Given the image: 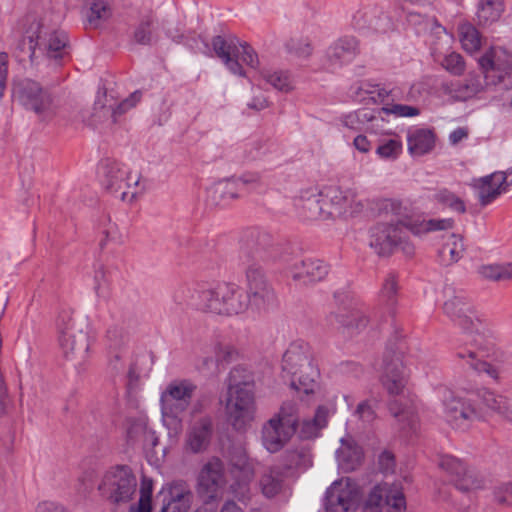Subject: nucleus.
<instances>
[{
    "label": "nucleus",
    "instance_id": "obj_1",
    "mask_svg": "<svg viewBox=\"0 0 512 512\" xmlns=\"http://www.w3.org/2000/svg\"><path fill=\"white\" fill-rule=\"evenodd\" d=\"M391 327L393 334L389 348L386 349V392L392 396L388 409L402 436L408 438L419 429V404L416 395L407 387L409 370L404 364L403 356L408 347L404 335L400 333L401 327L395 321L391 323Z\"/></svg>",
    "mask_w": 512,
    "mask_h": 512
},
{
    "label": "nucleus",
    "instance_id": "obj_2",
    "mask_svg": "<svg viewBox=\"0 0 512 512\" xmlns=\"http://www.w3.org/2000/svg\"><path fill=\"white\" fill-rule=\"evenodd\" d=\"M238 257L245 267L246 311L249 307L258 311L266 310L275 303L276 295L261 264L278 260L280 247L270 233L259 228H250L241 238Z\"/></svg>",
    "mask_w": 512,
    "mask_h": 512
},
{
    "label": "nucleus",
    "instance_id": "obj_3",
    "mask_svg": "<svg viewBox=\"0 0 512 512\" xmlns=\"http://www.w3.org/2000/svg\"><path fill=\"white\" fill-rule=\"evenodd\" d=\"M483 80L469 77L454 89L460 100L477 98H501L512 90V51L500 46L490 47L478 59Z\"/></svg>",
    "mask_w": 512,
    "mask_h": 512
},
{
    "label": "nucleus",
    "instance_id": "obj_4",
    "mask_svg": "<svg viewBox=\"0 0 512 512\" xmlns=\"http://www.w3.org/2000/svg\"><path fill=\"white\" fill-rule=\"evenodd\" d=\"M246 298L243 289L232 282H217L195 288L182 287L174 294V301L179 305L225 317L245 313Z\"/></svg>",
    "mask_w": 512,
    "mask_h": 512
},
{
    "label": "nucleus",
    "instance_id": "obj_5",
    "mask_svg": "<svg viewBox=\"0 0 512 512\" xmlns=\"http://www.w3.org/2000/svg\"><path fill=\"white\" fill-rule=\"evenodd\" d=\"M226 412L236 430H243L254 418V378L245 367L236 366L229 373Z\"/></svg>",
    "mask_w": 512,
    "mask_h": 512
},
{
    "label": "nucleus",
    "instance_id": "obj_6",
    "mask_svg": "<svg viewBox=\"0 0 512 512\" xmlns=\"http://www.w3.org/2000/svg\"><path fill=\"white\" fill-rule=\"evenodd\" d=\"M319 374L309 344L301 340L292 342L282 358V377L290 380L291 388L311 394L317 387Z\"/></svg>",
    "mask_w": 512,
    "mask_h": 512
},
{
    "label": "nucleus",
    "instance_id": "obj_7",
    "mask_svg": "<svg viewBox=\"0 0 512 512\" xmlns=\"http://www.w3.org/2000/svg\"><path fill=\"white\" fill-rule=\"evenodd\" d=\"M386 202L388 201L386 200ZM389 213L391 218L389 219V227H386V249L388 246L397 249L398 246L402 245L405 230H411L418 234L451 229L454 224L451 218L429 219L417 223L408 217L407 209L396 200H389V204L386 203V217Z\"/></svg>",
    "mask_w": 512,
    "mask_h": 512
},
{
    "label": "nucleus",
    "instance_id": "obj_8",
    "mask_svg": "<svg viewBox=\"0 0 512 512\" xmlns=\"http://www.w3.org/2000/svg\"><path fill=\"white\" fill-rule=\"evenodd\" d=\"M337 189H329L326 194L315 187L307 188L293 198V206L299 218L303 220H325L335 213L345 211L346 198Z\"/></svg>",
    "mask_w": 512,
    "mask_h": 512
},
{
    "label": "nucleus",
    "instance_id": "obj_9",
    "mask_svg": "<svg viewBox=\"0 0 512 512\" xmlns=\"http://www.w3.org/2000/svg\"><path fill=\"white\" fill-rule=\"evenodd\" d=\"M197 386L188 379L170 382L161 393L162 420L171 433L178 434L182 428V415L188 409Z\"/></svg>",
    "mask_w": 512,
    "mask_h": 512
},
{
    "label": "nucleus",
    "instance_id": "obj_10",
    "mask_svg": "<svg viewBox=\"0 0 512 512\" xmlns=\"http://www.w3.org/2000/svg\"><path fill=\"white\" fill-rule=\"evenodd\" d=\"M297 424L295 404L283 403L279 412L262 426V445L270 453L279 452L295 434Z\"/></svg>",
    "mask_w": 512,
    "mask_h": 512
},
{
    "label": "nucleus",
    "instance_id": "obj_11",
    "mask_svg": "<svg viewBox=\"0 0 512 512\" xmlns=\"http://www.w3.org/2000/svg\"><path fill=\"white\" fill-rule=\"evenodd\" d=\"M212 47L216 56L234 75L245 76L239 60L251 68L258 67L259 60L254 49L246 42L242 43L236 36L217 35L212 39Z\"/></svg>",
    "mask_w": 512,
    "mask_h": 512
},
{
    "label": "nucleus",
    "instance_id": "obj_12",
    "mask_svg": "<svg viewBox=\"0 0 512 512\" xmlns=\"http://www.w3.org/2000/svg\"><path fill=\"white\" fill-rule=\"evenodd\" d=\"M13 95L24 109L34 112L42 122H49L56 115L51 92L33 79L18 81L14 85Z\"/></svg>",
    "mask_w": 512,
    "mask_h": 512
},
{
    "label": "nucleus",
    "instance_id": "obj_13",
    "mask_svg": "<svg viewBox=\"0 0 512 512\" xmlns=\"http://www.w3.org/2000/svg\"><path fill=\"white\" fill-rule=\"evenodd\" d=\"M136 487L137 480L131 468L126 465H117L104 472L97 489L106 501L121 504L132 499Z\"/></svg>",
    "mask_w": 512,
    "mask_h": 512
},
{
    "label": "nucleus",
    "instance_id": "obj_14",
    "mask_svg": "<svg viewBox=\"0 0 512 512\" xmlns=\"http://www.w3.org/2000/svg\"><path fill=\"white\" fill-rule=\"evenodd\" d=\"M444 417L451 427L465 431L471 425L484 419V413L476 403L474 395L460 397L448 391L443 399Z\"/></svg>",
    "mask_w": 512,
    "mask_h": 512
},
{
    "label": "nucleus",
    "instance_id": "obj_15",
    "mask_svg": "<svg viewBox=\"0 0 512 512\" xmlns=\"http://www.w3.org/2000/svg\"><path fill=\"white\" fill-rule=\"evenodd\" d=\"M59 346L68 359L80 357L84 359L90 348L89 335L81 329H75L73 312L62 310L56 320Z\"/></svg>",
    "mask_w": 512,
    "mask_h": 512
},
{
    "label": "nucleus",
    "instance_id": "obj_16",
    "mask_svg": "<svg viewBox=\"0 0 512 512\" xmlns=\"http://www.w3.org/2000/svg\"><path fill=\"white\" fill-rule=\"evenodd\" d=\"M259 181L256 174L218 181L207 189L206 202L212 206L226 207L233 200L256 189Z\"/></svg>",
    "mask_w": 512,
    "mask_h": 512
},
{
    "label": "nucleus",
    "instance_id": "obj_17",
    "mask_svg": "<svg viewBox=\"0 0 512 512\" xmlns=\"http://www.w3.org/2000/svg\"><path fill=\"white\" fill-rule=\"evenodd\" d=\"M386 512H405L406 498L403 484L410 482V473L406 466H399L394 455L386 451Z\"/></svg>",
    "mask_w": 512,
    "mask_h": 512
},
{
    "label": "nucleus",
    "instance_id": "obj_18",
    "mask_svg": "<svg viewBox=\"0 0 512 512\" xmlns=\"http://www.w3.org/2000/svg\"><path fill=\"white\" fill-rule=\"evenodd\" d=\"M225 466L218 457L210 458L200 469L197 493L206 504L221 497L226 486Z\"/></svg>",
    "mask_w": 512,
    "mask_h": 512
},
{
    "label": "nucleus",
    "instance_id": "obj_19",
    "mask_svg": "<svg viewBox=\"0 0 512 512\" xmlns=\"http://www.w3.org/2000/svg\"><path fill=\"white\" fill-rule=\"evenodd\" d=\"M100 181L105 190L112 194L120 193V198L125 200L129 194L125 188L134 187L130 192L132 198L138 193L140 176L132 175L124 165L116 161L107 160L100 167Z\"/></svg>",
    "mask_w": 512,
    "mask_h": 512
},
{
    "label": "nucleus",
    "instance_id": "obj_20",
    "mask_svg": "<svg viewBox=\"0 0 512 512\" xmlns=\"http://www.w3.org/2000/svg\"><path fill=\"white\" fill-rule=\"evenodd\" d=\"M26 40H28L30 58L34 56L37 47H44L49 58L59 60L65 55L68 45V36L64 31L54 30L43 37L39 24H36V31L33 34L23 37L24 44Z\"/></svg>",
    "mask_w": 512,
    "mask_h": 512
},
{
    "label": "nucleus",
    "instance_id": "obj_21",
    "mask_svg": "<svg viewBox=\"0 0 512 512\" xmlns=\"http://www.w3.org/2000/svg\"><path fill=\"white\" fill-rule=\"evenodd\" d=\"M357 494L356 485L349 478L333 482L325 494L326 512H348L355 505Z\"/></svg>",
    "mask_w": 512,
    "mask_h": 512
},
{
    "label": "nucleus",
    "instance_id": "obj_22",
    "mask_svg": "<svg viewBox=\"0 0 512 512\" xmlns=\"http://www.w3.org/2000/svg\"><path fill=\"white\" fill-rule=\"evenodd\" d=\"M214 433L212 418L203 416L191 422L184 439V450L190 454H202L209 448Z\"/></svg>",
    "mask_w": 512,
    "mask_h": 512
},
{
    "label": "nucleus",
    "instance_id": "obj_23",
    "mask_svg": "<svg viewBox=\"0 0 512 512\" xmlns=\"http://www.w3.org/2000/svg\"><path fill=\"white\" fill-rule=\"evenodd\" d=\"M444 313L465 332L477 330L478 319L471 309L464 292H457L447 299L443 306Z\"/></svg>",
    "mask_w": 512,
    "mask_h": 512
},
{
    "label": "nucleus",
    "instance_id": "obj_24",
    "mask_svg": "<svg viewBox=\"0 0 512 512\" xmlns=\"http://www.w3.org/2000/svg\"><path fill=\"white\" fill-rule=\"evenodd\" d=\"M329 272V266L322 260L306 258L296 259L288 268L291 278L307 285L323 280Z\"/></svg>",
    "mask_w": 512,
    "mask_h": 512
},
{
    "label": "nucleus",
    "instance_id": "obj_25",
    "mask_svg": "<svg viewBox=\"0 0 512 512\" xmlns=\"http://www.w3.org/2000/svg\"><path fill=\"white\" fill-rule=\"evenodd\" d=\"M162 506L158 512H188L192 493L184 481H175L162 490Z\"/></svg>",
    "mask_w": 512,
    "mask_h": 512
},
{
    "label": "nucleus",
    "instance_id": "obj_26",
    "mask_svg": "<svg viewBox=\"0 0 512 512\" xmlns=\"http://www.w3.org/2000/svg\"><path fill=\"white\" fill-rule=\"evenodd\" d=\"M327 322L331 327L342 329L343 333L353 335L367 326L369 318L363 310L353 308L331 312L327 316Z\"/></svg>",
    "mask_w": 512,
    "mask_h": 512
},
{
    "label": "nucleus",
    "instance_id": "obj_27",
    "mask_svg": "<svg viewBox=\"0 0 512 512\" xmlns=\"http://www.w3.org/2000/svg\"><path fill=\"white\" fill-rule=\"evenodd\" d=\"M474 187L482 206H487L497 199L508 188V176L504 172H494L478 179Z\"/></svg>",
    "mask_w": 512,
    "mask_h": 512
},
{
    "label": "nucleus",
    "instance_id": "obj_28",
    "mask_svg": "<svg viewBox=\"0 0 512 512\" xmlns=\"http://www.w3.org/2000/svg\"><path fill=\"white\" fill-rule=\"evenodd\" d=\"M359 53V43L353 36H345L334 42L327 50L328 66L331 69L350 63Z\"/></svg>",
    "mask_w": 512,
    "mask_h": 512
},
{
    "label": "nucleus",
    "instance_id": "obj_29",
    "mask_svg": "<svg viewBox=\"0 0 512 512\" xmlns=\"http://www.w3.org/2000/svg\"><path fill=\"white\" fill-rule=\"evenodd\" d=\"M108 350L110 366L118 371L123 368V359L126 353V345L129 337L126 331L118 325H113L107 330Z\"/></svg>",
    "mask_w": 512,
    "mask_h": 512
},
{
    "label": "nucleus",
    "instance_id": "obj_30",
    "mask_svg": "<svg viewBox=\"0 0 512 512\" xmlns=\"http://www.w3.org/2000/svg\"><path fill=\"white\" fill-rule=\"evenodd\" d=\"M277 465L288 476H292L298 469H307L312 465L310 449L305 445L287 449L280 455Z\"/></svg>",
    "mask_w": 512,
    "mask_h": 512
},
{
    "label": "nucleus",
    "instance_id": "obj_31",
    "mask_svg": "<svg viewBox=\"0 0 512 512\" xmlns=\"http://www.w3.org/2000/svg\"><path fill=\"white\" fill-rule=\"evenodd\" d=\"M339 466L346 472H351L360 466L363 458L362 449L352 438H342L341 446L336 450Z\"/></svg>",
    "mask_w": 512,
    "mask_h": 512
},
{
    "label": "nucleus",
    "instance_id": "obj_32",
    "mask_svg": "<svg viewBox=\"0 0 512 512\" xmlns=\"http://www.w3.org/2000/svg\"><path fill=\"white\" fill-rule=\"evenodd\" d=\"M409 153L416 157L429 153L435 146V134L431 129L417 128L407 135Z\"/></svg>",
    "mask_w": 512,
    "mask_h": 512
},
{
    "label": "nucleus",
    "instance_id": "obj_33",
    "mask_svg": "<svg viewBox=\"0 0 512 512\" xmlns=\"http://www.w3.org/2000/svg\"><path fill=\"white\" fill-rule=\"evenodd\" d=\"M353 93L356 99L365 105L377 104L379 106L377 109L379 116L384 111V88L380 83L371 82L370 80L362 81L355 87Z\"/></svg>",
    "mask_w": 512,
    "mask_h": 512
},
{
    "label": "nucleus",
    "instance_id": "obj_34",
    "mask_svg": "<svg viewBox=\"0 0 512 512\" xmlns=\"http://www.w3.org/2000/svg\"><path fill=\"white\" fill-rule=\"evenodd\" d=\"M381 117H377L375 111L369 108H362L353 112H349L340 118V121L344 127L352 131H360L366 128L368 123H371V127L367 129L374 131V122L382 121Z\"/></svg>",
    "mask_w": 512,
    "mask_h": 512
},
{
    "label": "nucleus",
    "instance_id": "obj_35",
    "mask_svg": "<svg viewBox=\"0 0 512 512\" xmlns=\"http://www.w3.org/2000/svg\"><path fill=\"white\" fill-rule=\"evenodd\" d=\"M289 477L277 464L267 469L261 476L260 487L267 498L281 492L285 479Z\"/></svg>",
    "mask_w": 512,
    "mask_h": 512
},
{
    "label": "nucleus",
    "instance_id": "obj_36",
    "mask_svg": "<svg viewBox=\"0 0 512 512\" xmlns=\"http://www.w3.org/2000/svg\"><path fill=\"white\" fill-rule=\"evenodd\" d=\"M456 357L462 362L463 365H468L477 373H485L494 380L498 378L497 369L486 361L479 359L476 350L472 348L459 347L456 350Z\"/></svg>",
    "mask_w": 512,
    "mask_h": 512
},
{
    "label": "nucleus",
    "instance_id": "obj_37",
    "mask_svg": "<svg viewBox=\"0 0 512 512\" xmlns=\"http://www.w3.org/2000/svg\"><path fill=\"white\" fill-rule=\"evenodd\" d=\"M485 477L474 467L468 466L458 478L453 480L454 487L462 493H474L485 488Z\"/></svg>",
    "mask_w": 512,
    "mask_h": 512
},
{
    "label": "nucleus",
    "instance_id": "obj_38",
    "mask_svg": "<svg viewBox=\"0 0 512 512\" xmlns=\"http://www.w3.org/2000/svg\"><path fill=\"white\" fill-rule=\"evenodd\" d=\"M504 12L503 0H479L477 20L480 25H489L498 21Z\"/></svg>",
    "mask_w": 512,
    "mask_h": 512
},
{
    "label": "nucleus",
    "instance_id": "obj_39",
    "mask_svg": "<svg viewBox=\"0 0 512 512\" xmlns=\"http://www.w3.org/2000/svg\"><path fill=\"white\" fill-rule=\"evenodd\" d=\"M328 419V409L319 406L312 419L304 420L300 427V436L304 439L315 438L319 435L320 430L326 427Z\"/></svg>",
    "mask_w": 512,
    "mask_h": 512
},
{
    "label": "nucleus",
    "instance_id": "obj_40",
    "mask_svg": "<svg viewBox=\"0 0 512 512\" xmlns=\"http://www.w3.org/2000/svg\"><path fill=\"white\" fill-rule=\"evenodd\" d=\"M479 275L490 281L512 280V263H494L481 265L478 268Z\"/></svg>",
    "mask_w": 512,
    "mask_h": 512
},
{
    "label": "nucleus",
    "instance_id": "obj_41",
    "mask_svg": "<svg viewBox=\"0 0 512 512\" xmlns=\"http://www.w3.org/2000/svg\"><path fill=\"white\" fill-rule=\"evenodd\" d=\"M261 77L276 90L289 92L294 88L293 79L288 71L284 70H263Z\"/></svg>",
    "mask_w": 512,
    "mask_h": 512
},
{
    "label": "nucleus",
    "instance_id": "obj_42",
    "mask_svg": "<svg viewBox=\"0 0 512 512\" xmlns=\"http://www.w3.org/2000/svg\"><path fill=\"white\" fill-rule=\"evenodd\" d=\"M483 404L487 408L498 412L512 423V402L504 396H497L492 392L486 391L483 394Z\"/></svg>",
    "mask_w": 512,
    "mask_h": 512
},
{
    "label": "nucleus",
    "instance_id": "obj_43",
    "mask_svg": "<svg viewBox=\"0 0 512 512\" xmlns=\"http://www.w3.org/2000/svg\"><path fill=\"white\" fill-rule=\"evenodd\" d=\"M460 41L463 49L468 53H474L481 46V37L478 30L471 24L465 23L459 27Z\"/></svg>",
    "mask_w": 512,
    "mask_h": 512
},
{
    "label": "nucleus",
    "instance_id": "obj_44",
    "mask_svg": "<svg viewBox=\"0 0 512 512\" xmlns=\"http://www.w3.org/2000/svg\"><path fill=\"white\" fill-rule=\"evenodd\" d=\"M399 289L397 275L394 272L386 275V313L392 316L396 314Z\"/></svg>",
    "mask_w": 512,
    "mask_h": 512
},
{
    "label": "nucleus",
    "instance_id": "obj_45",
    "mask_svg": "<svg viewBox=\"0 0 512 512\" xmlns=\"http://www.w3.org/2000/svg\"><path fill=\"white\" fill-rule=\"evenodd\" d=\"M384 486L376 484L368 493L363 502L362 512H383L384 511Z\"/></svg>",
    "mask_w": 512,
    "mask_h": 512
},
{
    "label": "nucleus",
    "instance_id": "obj_46",
    "mask_svg": "<svg viewBox=\"0 0 512 512\" xmlns=\"http://www.w3.org/2000/svg\"><path fill=\"white\" fill-rule=\"evenodd\" d=\"M88 4L90 7L87 19L91 25L97 26L99 21L110 17L111 11L107 0H88Z\"/></svg>",
    "mask_w": 512,
    "mask_h": 512
},
{
    "label": "nucleus",
    "instance_id": "obj_47",
    "mask_svg": "<svg viewBox=\"0 0 512 512\" xmlns=\"http://www.w3.org/2000/svg\"><path fill=\"white\" fill-rule=\"evenodd\" d=\"M464 252L463 239L459 235L452 234L441 249V255L445 259L449 256L450 262H457Z\"/></svg>",
    "mask_w": 512,
    "mask_h": 512
},
{
    "label": "nucleus",
    "instance_id": "obj_48",
    "mask_svg": "<svg viewBox=\"0 0 512 512\" xmlns=\"http://www.w3.org/2000/svg\"><path fill=\"white\" fill-rule=\"evenodd\" d=\"M433 198L438 203H440L444 206H447L456 212L464 213L466 211L464 202L458 196H456L453 192H451L447 189L438 190L434 194Z\"/></svg>",
    "mask_w": 512,
    "mask_h": 512
},
{
    "label": "nucleus",
    "instance_id": "obj_49",
    "mask_svg": "<svg viewBox=\"0 0 512 512\" xmlns=\"http://www.w3.org/2000/svg\"><path fill=\"white\" fill-rule=\"evenodd\" d=\"M438 465L442 470L451 476L452 481L458 478L462 472H465V469L468 467V465H466L460 459L451 455H442L439 458Z\"/></svg>",
    "mask_w": 512,
    "mask_h": 512
},
{
    "label": "nucleus",
    "instance_id": "obj_50",
    "mask_svg": "<svg viewBox=\"0 0 512 512\" xmlns=\"http://www.w3.org/2000/svg\"><path fill=\"white\" fill-rule=\"evenodd\" d=\"M153 482L149 478H143L140 486V498L137 512H151L152 509Z\"/></svg>",
    "mask_w": 512,
    "mask_h": 512
},
{
    "label": "nucleus",
    "instance_id": "obj_51",
    "mask_svg": "<svg viewBox=\"0 0 512 512\" xmlns=\"http://www.w3.org/2000/svg\"><path fill=\"white\" fill-rule=\"evenodd\" d=\"M152 24L151 18L147 17L143 19L134 32V40L136 43L141 45H149L152 42Z\"/></svg>",
    "mask_w": 512,
    "mask_h": 512
},
{
    "label": "nucleus",
    "instance_id": "obj_52",
    "mask_svg": "<svg viewBox=\"0 0 512 512\" xmlns=\"http://www.w3.org/2000/svg\"><path fill=\"white\" fill-rule=\"evenodd\" d=\"M442 66L451 74L460 76L465 71L463 57L455 52L448 54L442 61Z\"/></svg>",
    "mask_w": 512,
    "mask_h": 512
},
{
    "label": "nucleus",
    "instance_id": "obj_53",
    "mask_svg": "<svg viewBox=\"0 0 512 512\" xmlns=\"http://www.w3.org/2000/svg\"><path fill=\"white\" fill-rule=\"evenodd\" d=\"M216 362L229 363L235 360L238 356L237 349L228 343H218L214 347Z\"/></svg>",
    "mask_w": 512,
    "mask_h": 512
},
{
    "label": "nucleus",
    "instance_id": "obj_54",
    "mask_svg": "<svg viewBox=\"0 0 512 512\" xmlns=\"http://www.w3.org/2000/svg\"><path fill=\"white\" fill-rule=\"evenodd\" d=\"M369 246L379 256H382L384 251V226L378 224L370 229Z\"/></svg>",
    "mask_w": 512,
    "mask_h": 512
},
{
    "label": "nucleus",
    "instance_id": "obj_55",
    "mask_svg": "<svg viewBox=\"0 0 512 512\" xmlns=\"http://www.w3.org/2000/svg\"><path fill=\"white\" fill-rule=\"evenodd\" d=\"M286 48L289 53L298 57H308L312 52V47L307 40L291 39L287 42Z\"/></svg>",
    "mask_w": 512,
    "mask_h": 512
},
{
    "label": "nucleus",
    "instance_id": "obj_56",
    "mask_svg": "<svg viewBox=\"0 0 512 512\" xmlns=\"http://www.w3.org/2000/svg\"><path fill=\"white\" fill-rule=\"evenodd\" d=\"M141 93L138 91H135L130 95V97L124 99L122 102H120L115 108L112 109V117L113 122L115 123L117 121V117L121 116L122 114L126 113L129 109L134 107L137 102L140 101Z\"/></svg>",
    "mask_w": 512,
    "mask_h": 512
},
{
    "label": "nucleus",
    "instance_id": "obj_57",
    "mask_svg": "<svg viewBox=\"0 0 512 512\" xmlns=\"http://www.w3.org/2000/svg\"><path fill=\"white\" fill-rule=\"evenodd\" d=\"M391 114L396 117H415L420 114V110L414 106L404 104L386 105V115Z\"/></svg>",
    "mask_w": 512,
    "mask_h": 512
},
{
    "label": "nucleus",
    "instance_id": "obj_58",
    "mask_svg": "<svg viewBox=\"0 0 512 512\" xmlns=\"http://www.w3.org/2000/svg\"><path fill=\"white\" fill-rule=\"evenodd\" d=\"M494 498L500 504L512 506V482L497 486L494 490Z\"/></svg>",
    "mask_w": 512,
    "mask_h": 512
},
{
    "label": "nucleus",
    "instance_id": "obj_59",
    "mask_svg": "<svg viewBox=\"0 0 512 512\" xmlns=\"http://www.w3.org/2000/svg\"><path fill=\"white\" fill-rule=\"evenodd\" d=\"M355 413L364 423H371L376 417L375 410L369 401L359 403Z\"/></svg>",
    "mask_w": 512,
    "mask_h": 512
},
{
    "label": "nucleus",
    "instance_id": "obj_60",
    "mask_svg": "<svg viewBox=\"0 0 512 512\" xmlns=\"http://www.w3.org/2000/svg\"><path fill=\"white\" fill-rule=\"evenodd\" d=\"M468 127H457L453 131L450 132L448 136L449 143L453 146L458 145L460 142L466 140L469 136Z\"/></svg>",
    "mask_w": 512,
    "mask_h": 512
},
{
    "label": "nucleus",
    "instance_id": "obj_61",
    "mask_svg": "<svg viewBox=\"0 0 512 512\" xmlns=\"http://www.w3.org/2000/svg\"><path fill=\"white\" fill-rule=\"evenodd\" d=\"M402 152V142L399 139H386V158H396Z\"/></svg>",
    "mask_w": 512,
    "mask_h": 512
},
{
    "label": "nucleus",
    "instance_id": "obj_62",
    "mask_svg": "<svg viewBox=\"0 0 512 512\" xmlns=\"http://www.w3.org/2000/svg\"><path fill=\"white\" fill-rule=\"evenodd\" d=\"M248 108L255 111H261L269 106V101L262 93L255 95L250 102L247 103Z\"/></svg>",
    "mask_w": 512,
    "mask_h": 512
},
{
    "label": "nucleus",
    "instance_id": "obj_63",
    "mask_svg": "<svg viewBox=\"0 0 512 512\" xmlns=\"http://www.w3.org/2000/svg\"><path fill=\"white\" fill-rule=\"evenodd\" d=\"M353 146L361 153H367L371 149V143L365 135H358L354 138Z\"/></svg>",
    "mask_w": 512,
    "mask_h": 512
},
{
    "label": "nucleus",
    "instance_id": "obj_64",
    "mask_svg": "<svg viewBox=\"0 0 512 512\" xmlns=\"http://www.w3.org/2000/svg\"><path fill=\"white\" fill-rule=\"evenodd\" d=\"M37 512H66L64 507L50 501L41 502L38 504Z\"/></svg>",
    "mask_w": 512,
    "mask_h": 512
}]
</instances>
